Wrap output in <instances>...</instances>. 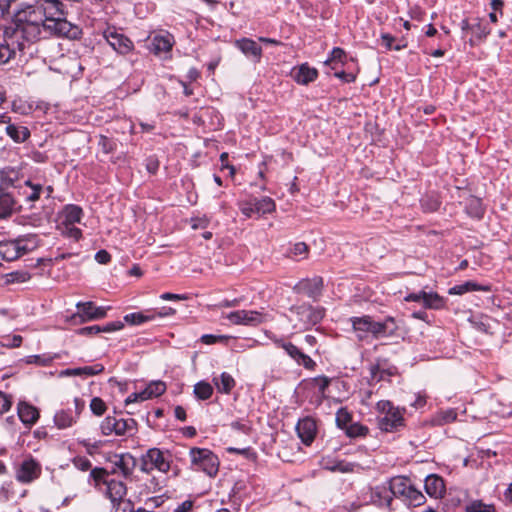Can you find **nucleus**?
<instances>
[{
  "instance_id": "50",
  "label": "nucleus",
  "mask_w": 512,
  "mask_h": 512,
  "mask_svg": "<svg viewBox=\"0 0 512 512\" xmlns=\"http://www.w3.org/2000/svg\"><path fill=\"white\" fill-rule=\"evenodd\" d=\"M475 20L476 23L472 24L471 31L479 40H484L490 34V29L480 19Z\"/></svg>"
},
{
  "instance_id": "56",
  "label": "nucleus",
  "mask_w": 512,
  "mask_h": 512,
  "mask_svg": "<svg viewBox=\"0 0 512 512\" xmlns=\"http://www.w3.org/2000/svg\"><path fill=\"white\" fill-rule=\"evenodd\" d=\"M22 343L20 335L5 336L2 338L1 345L8 348L19 347Z\"/></svg>"
},
{
  "instance_id": "9",
  "label": "nucleus",
  "mask_w": 512,
  "mask_h": 512,
  "mask_svg": "<svg viewBox=\"0 0 512 512\" xmlns=\"http://www.w3.org/2000/svg\"><path fill=\"white\" fill-rule=\"evenodd\" d=\"M103 37L111 48L118 54L126 55L132 51L134 44L124 34L120 33L115 27H108L103 31Z\"/></svg>"
},
{
  "instance_id": "8",
  "label": "nucleus",
  "mask_w": 512,
  "mask_h": 512,
  "mask_svg": "<svg viewBox=\"0 0 512 512\" xmlns=\"http://www.w3.org/2000/svg\"><path fill=\"white\" fill-rule=\"evenodd\" d=\"M232 324L258 326L269 319V315L255 310H237L226 315Z\"/></svg>"
},
{
  "instance_id": "20",
  "label": "nucleus",
  "mask_w": 512,
  "mask_h": 512,
  "mask_svg": "<svg viewBox=\"0 0 512 512\" xmlns=\"http://www.w3.org/2000/svg\"><path fill=\"white\" fill-rule=\"evenodd\" d=\"M17 211V201L14 196L0 190V219H8Z\"/></svg>"
},
{
  "instance_id": "2",
  "label": "nucleus",
  "mask_w": 512,
  "mask_h": 512,
  "mask_svg": "<svg viewBox=\"0 0 512 512\" xmlns=\"http://www.w3.org/2000/svg\"><path fill=\"white\" fill-rule=\"evenodd\" d=\"M391 491L394 497L402 498L409 506L417 507L425 502L424 495L411 484L407 477L392 478Z\"/></svg>"
},
{
  "instance_id": "19",
  "label": "nucleus",
  "mask_w": 512,
  "mask_h": 512,
  "mask_svg": "<svg viewBox=\"0 0 512 512\" xmlns=\"http://www.w3.org/2000/svg\"><path fill=\"white\" fill-rule=\"evenodd\" d=\"M82 217H83L82 208L78 205L69 204L63 208V210L60 214V219H61L60 224L75 225V224L81 222Z\"/></svg>"
},
{
  "instance_id": "21",
  "label": "nucleus",
  "mask_w": 512,
  "mask_h": 512,
  "mask_svg": "<svg viewBox=\"0 0 512 512\" xmlns=\"http://www.w3.org/2000/svg\"><path fill=\"white\" fill-rule=\"evenodd\" d=\"M425 490L430 497H443L445 493L444 480L435 474L428 475L425 479Z\"/></svg>"
},
{
  "instance_id": "13",
  "label": "nucleus",
  "mask_w": 512,
  "mask_h": 512,
  "mask_svg": "<svg viewBox=\"0 0 512 512\" xmlns=\"http://www.w3.org/2000/svg\"><path fill=\"white\" fill-rule=\"evenodd\" d=\"M277 347L282 348L285 352L297 362V364L304 366L306 369H313L316 365L315 362L303 353L297 346L291 342H285L282 339H276L274 341Z\"/></svg>"
},
{
  "instance_id": "44",
  "label": "nucleus",
  "mask_w": 512,
  "mask_h": 512,
  "mask_svg": "<svg viewBox=\"0 0 512 512\" xmlns=\"http://www.w3.org/2000/svg\"><path fill=\"white\" fill-rule=\"evenodd\" d=\"M335 421L337 427L345 431L352 424V415L346 408L342 407L336 412Z\"/></svg>"
},
{
  "instance_id": "64",
  "label": "nucleus",
  "mask_w": 512,
  "mask_h": 512,
  "mask_svg": "<svg viewBox=\"0 0 512 512\" xmlns=\"http://www.w3.org/2000/svg\"><path fill=\"white\" fill-rule=\"evenodd\" d=\"M123 327H124L123 322H121V321H114V322H110V323H108L106 325L100 326V332L110 333V332H114V331L120 330Z\"/></svg>"
},
{
  "instance_id": "31",
  "label": "nucleus",
  "mask_w": 512,
  "mask_h": 512,
  "mask_svg": "<svg viewBox=\"0 0 512 512\" xmlns=\"http://www.w3.org/2000/svg\"><path fill=\"white\" fill-rule=\"evenodd\" d=\"M399 327L396 320L388 316L384 321L380 322L379 339L399 337Z\"/></svg>"
},
{
  "instance_id": "28",
  "label": "nucleus",
  "mask_w": 512,
  "mask_h": 512,
  "mask_svg": "<svg viewBox=\"0 0 512 512\" xmlns=\"http://www.w3.org/2000/svg\"><path fill=\"white\" fill-rule=\"evenodd\" d=\"M322 466L324 469L331 472L352 473L355 464L345 460L323 459Z\"/></svg>"
},
{
  "instance_id": "53",
  "label": "nucleus",
  "mask_w": 512,
  "mask_h": 512,
  "mask_svg": "<svg viewBox=\"0 0 512 512\" xmlns=\"http://www.w3.org/2000/svg\"><path fill=\"white\" fill-rule=\"evenodd\" d=\"M26 186L31 188V193L27 194L26 199L29 202H35L40 198L41 192L44 190L40 184H34L30 180L25 182Z\"/></svg>"
},
{
  "instance_id": "37",
  "label": "nucleus",
  "mask_w": 512,
  "mask_h": 512,
  "mask_svg": "<svg viewBox=\"0 0 512 512\" xmlns=\"http://www.w3.org/2000/svg\"><path fill=\"white\" fill-rule=\"evenodd\" d=\"M422 305L426 309H441L445 305V300L435 292H425Z\"/></svg>"
},
{
  "instance_id": "59",
  "label": "nucleus",
  "mask_w": 512,
  "mask_h": 512,
  "mask_svg": "<svg viewBox=\"0 0 512 512\" xmlns=\"http://www.w3.org/2000/svg\"><path fill=\"white\" fill-rule=\"evenodd\" d=\"M12 405L11 396L6 393L0 391V414L6 413L10 410Z\"/></svg>"
},
{
  "instance_id": "52",
  "label": "nucleus",
  "mask_w": 512,
  "mask_h": 512,
  "mask_svg": "<svg viewBox=\"0 0 512 512\" xmlns=\"http://www.w3.org/2000/svg\"><path fill=\"white\" fill-rule=\"evenodd\" d=\"M53 361V357L49 355H30L26 358V363L36 364L39 366H48Z\"/></svg>"
},
{
  "instance_id": "25",
  "label": "nucleus",
  "mask_w": 512,
  "mask_h": 512,
  "mask_svg": "<svg viewBox=\"0 0 512 512\" xmlns=\"http://www.w3.org/2000/svg\"><path fill=\"white\" fill-rule=\"evenodd\" d=\"M20 179V171L14 167H4L0 170V190L6 191L10 187H15Z\"/></svg>"
},
{
  "instance_id": "12",
  "label": "nucleus",
  "mask_w": 512,
  "mask_h": 512,
  "mask_svg": "<svg viewBox=\"0 0 512 512\" xmlns=\"http://www.w3.org/2000/svg\"><path fill=\"white\" fill-rule=\"evenodd\" d=\"M369 374L370 383L390 381V378L397 374V368L395 366H387L386 359H377L374 364L370 365Z\"/></svg>"
},
{
  "instance_id": "38",
  "label": "nucleus",
  "mask_w": 512,
  "mask_h": 512,
  "mask_svg": "<svg viewBox=\"0 0 512 512\" xmlns=\"http://www.w3.org/2000/svg\"><path fill=\"white\" fill-rule=\"evenodd\" d=\"M255 210L258 216L271 213L275 210L276 204L270 197H262L260 199L255 198Z\"/></svg>"
},
{
  "instance_id": "18",
  "label": "nucleus",
  "mask_w": 512,
  "mask_h": 512,
  "mask_svg": "<svg viewBox=\"0 0 512 512\" xmlns=\"http://www.w3.org/2000/svg\"><path fill=\"white\" fill-rule=\"evenodd\" d=\"M107 496L111 500L114 506L119 505L127 494V487L122 481L115 479L107 482Z\"/></svg>"
},
{
  "instance_id": "35",
  "label": "nucleus",
  "mask_w": 512,
  "mask_h": 512,
  "mask_svg": "<svg viewBox=\"0 0 512 512\" xmlns=\"http://www.w3.org/2000/svg\"><path fill=\"white\" fill-rule=\"evenodd\" d=\"M7 135L16 143H22L26 141L30 136V131L25 126H17L10 124L6 127Z\"/></svg>"
},
{
  "instance_id": "60",
  "label": "nucleus",
  "mask_w": 512,
  "mask_h": 512,
  "mask_svg": "<svg viewBox=\"0 0 512 512\" xmlns=\"http://www.w3.org/2000/svg\"><path fill=\"white\" fill-rule=\"evenodd\" d=\"M145 400H148V396L145 392V389L142 390L141 392H135V393H132L130 394L126 400H125V404L126 405H129L131 403H136V402H143Z\"/></svg>"
},
{
  "instance_id": "29",
  "label": "nucleus",
  "mask_w": 512,
  "mask_h": 512,
  "mask_svg": "<svg viewBox=\"0 0 512 512\" xmlns=\"http://www.w3.org/2000/svg\"><path fill=\"white\" fill-rule=\"evenodd\" d=\"M371 319L372 317L369 315L350 318L353 330L356 332L359 340H364L367 337V334H369Z\"/></svg>"
},
{
  "instance_id": "17",
  "label": "nucleus",
  "mask_w": 512,
  "mask_h": 512,
  "mask_svg": "<svg viewBox=\"0 0 512 512\" xmlns=\"http://www.w3.org/2000/svg\"><path fill=\"white\" fill-rule=\"evenodd\" d=\"M291 76L298 84L308 85L314 82L318 77V71L310 67L307 63L292 69Z\"/></svg>"
},
{
  "instance_id": "48",
  "label": "nucleus",
  "mask_w": 512,
  "mask_h": 512,
  "mask_svg": "<svg viewBox=\"0 0 512 512\" xmlns=\"http://www.w3.org/2000/svg\"><path fill=\"white\" fill-rule=\"evenodd\" d=\"M58 229L60 230L61 234L73 238L74 240H79L82 237V231L75 227V225H58Z\"/></svg>"
},
{
  "instance_id": "7",
  "label": "nucleus",
  "mask_w": 512,
  "mask_h": 512,
  "mask_svg": "<svg viewBox=\"0 0 512 512\" xmlns=\"http://www.w3.org/2000/svg\"><path fill=\"white\" fill-rule=\"evenodd\" d=\"M137 422L132 419H117L116 417L107 416L101 423L100 429L103 435L109 436L115 434L124 436L132 434L136 430Z\"/></svg>"
},
{
  "instance_id": "51",
  "label": "nucleus",
  "mask_w": 512,
  "mask_h": 512,
  "mask_svg": "<svg viewBox=\"0 0 512 512\" xmlns=\"http://www.w3.org/2000/svg\"><path fill=\"white\" fill-rule=\"evenodd\" d=\"M255 198L239 202V209L243 215L251 218L253 215H257L255 210Z\"/></svg>"
},
{
  "instance_id": "10",
  "label": "nucleus",
  "mask_w": 512,
  "mask_h": 512,
  "mask_svg": "<svg viewBox=\"0 0 512 512\" xmlns=\"http://www.w3.org/2000/svg\"><path fill=\"white\" fill-rule=\"evenodd\" d=\"M42 472V467L39 462L33 458H27L19 465L16 478L21 483H31L39 478Z\"/></svg>"
},
{
  "instance_id": "42",
  "label": "nucleus",
  "mask_w": 512,
  "mask_h": 512,
  "mask_svg": "<svg viewBox=\"0 0 512 512\" xmlns=\"http://www.w3.org/2000/svg\"><path fill=\"white\" fill-rule=\"evenodd\" d=\"M369 432V428L359 422L350 424L345 430V434L349 438L365 437Z\"/></svg>"
},
{
  "instance_id": "15",
  "label": "nucleus",
  "mask_w": 512,
  "mask_h": 512,
  "mask_svg": "<svg viewBox=\"0 0 512 512\" xmlns=\"http://www.w3.org/2000/svg\"><path fill=\"white\" fill-rule=\"evenodd\" d=\"M76 307L77 315L81 318V322L103 319L108 310L106 307H97L91 301L79 302Z\"/></svg>"
},
{
  "instance_id": "34",
  "label": "nucleus",
  "mask_w": 512,
  "mask_h": 512,
  "mask_svg": "<svg viewBox=\"0 0 512 512\" xmlns=\"http://www.w3.org/2000/svg\"><path fill=\"white\" fill-rule=\"evenodd\" d=\"M71 410H60L54 416V423L59 429L71 427L77 421Z\"/></svg>"
},
{
  "instance_id": "32",
  "label": "nucleus",
  "mask_w": 512,
  "mask_h": 512,
  "mask_svg": "<svg viewBox=\"0 0 512 512\" xmlns=\"http://www.w3.org/2000/svg\"><path fill=\"white\" fill-rule=\"evenodd\" d=\"M213 383L219 393L229 394L235 387L234 378L227 372H222L219 376L213 377Z\"/></svg>"
},
{
  "instance_id": "33",
  "label": "nucleus",
  "mask_w": 512,
  "mask_h": 512,
  "mask_svg": "<svg viewBox=\"0 0 512 512\" xmlns=\"http://www.w3.org/2000/svg\"><path fill=\"white\" fill-rule=\"evenodd\" d=\"M236 46L246 55L259 58L262 53V49L257 43L251 39L243 38L236 41Z\"/></svg>"
},
{
  "instance_id": "27",
  "label": "nucleus",
  "mask_w": 512,
  "mask_h": 512,
  "mask_svg": "<svg viewBox=\"0 0 512 512\" xmlns=\"http://www.w3.org/2000/svg\"><path fill=\"white\" fill-rule=\"evenodd\" d=\"M172 45L171 35H156L151 41L150 50L154 54L159 55L161 53L169 52L172 49Z\"/></svg>"
},
{
  "instance_id": "54",
  "label": "nucleus",
  "mask_w": 512,
  "mask_h": 512,
  "mask_svg": "<svg viewBox=\"0 0 512 512\" xmlns=\"http://www.w3.org/2000/svg\"><path fill=\"white\" fill-rule=\"evenodd\" d=\"M90 409L94 415L102 416L106 412L107 406L101 398L94 397L90 402Z\"/></svg>"
},
{
  "instance_id": "3",
  "label": "nucleus",
  "mask_w": 512,
  "mask_h": 512,
  "mask_svg": "<svg viewBox=\"0 0 512 512\" xmlns=\"http://www.w3.org/2000/svg\"><path fill=\"white\" fill-rule=\"evenodd\" d=\"M376 410L381 414L378 417V426L382 431H397L404 425V418L399 408L393 406L390 401L381 400L376 404Z\"/></svg>"
},
{
  "instance_id": "58",
  "label": "nucleus",
  "mask_w": 512,
  "mask_h": 512,
  "mask_svg": "<svg viewBox=\"0 0 512 512\" xmlns=\"http://www.w3.org/2000/svg\"><path fill=\"white\" fill-rule=\"evenodd\" d=\"M346 57V53L345 51L342 49V48H339V47H335L333 48V50L331 51V55L330 57L326 60V64H330L332 62H336V61H339V62H342L343 59Z\"/></svg>"
},
{
  "instance_id": "22",
  "label": "nucleus",
  "mask_w": 512,
  "mask_h": 512,
  "mask_svg": "<svg viewBox=\"0 0 512 512\" xmlns=\"http://www.w3.org/2000/svg\"><path fill=\"white\" fill-rule=\"evenodd\" d=\"M104 371V366L100 363L92 366L68 368L60 372L61 377L68 376H95L101 374Z\"/></svg>"
},
{
  "instance_id": "43",
  "label": "nucleus",
  "mask_w": 512,
  "mask_h": 512,
  "mask_svg": "<svg viewBox=\"0 0 512 512\" xmlns=\"http://www.w3.org/2000/svg\"><path fill=\"white\" fill-rule=\"evenodd\" d=\"M166 391V384L163 381H152L145 388L148 399L161 396Z\"/></svg>"
},
{
  "instance_id": "23",
  "label": "nucleus",
  "mask_w": 512,
  "mask_h": 512,
  "mask_svg": "<svg viewBox=\"0 0 512 512\" xmlns=\"http://www.w3.org/2000/svg\"><path fill=\"white\" fill-rule=\"evenodd\" d=\"M18 416L25 425H33L39 418V411L36 407L26 403L20 402L17 407Z\"/></svg>"
},
{
  "instance_id": "45",
  "label": "nucleus",
  "mask_w": 512,
  "mask_h": 512,
  "mask_svg": "<svg viewBox=\"0 0 512 512\" xmlns=\"http://www.w3.org/2000/svg\"><path fill=\"white\" fill-rule=\"evenodd\" d=\"M154 317V314H144L141 312H135L125 315L124 320L132 325H140L142 323L153 320Z\"/></svg>"
},
{
  "instance_id": "39",
  "label": "nucleus",
  "mask_w": 512,
  "mask_h": 512,
  "mask_svg": "<svg viewBox=\"0 0 512 512\" xmlns=\"http://www.w3.org/2000/svg\"><path fill=\"white\" fill-rule=\"evenodd\" d=\"M466 212L473 218H482L484 215V209L481 200L476 197H471L466 204Z\"/></svg>"
},
{
  "instance_id": "63",
  "label": "nucleus",
  "mask_w": 512,
  "mask_h": 512,
  "mask_svg": "<svg viewBox=\"0 0 512 512\" xmlns=\"http://www.w3.org/2000/svg\"><path fill=\"white\" fill-rule=\"evenodd\" d=\"M145 166L149 173L155 174L159 169V161L156 156H149L145 160Z\"/></svg>"
},
{
  "instance_id": "62",
  "label": "nucleus",
  "mask_w": 512,
  "mask_h": 512,
  "mask_svg": "<svg viewBox=\"0 0 512 512\" xmlns=\"http://www.w3.org/2000/svg\"><path fill=\"white\" fill-rule=\"evenodd\" d=\"M315 387L320 393H324L330 384V379L326 376H319L313 379Z\"/></svg>"
},
{
  "instance_id": "4",
  "label": "nucleus",
  "mask_w": 512,
  "mask_h": 512,
  "mask_svg": "<svg viewBox=\"0 0 512 512\" xmlns=\"http://www.w3.org/2000/svg\"><path fill=\"white\" fill-rule=\"evenodd\" d=\"M140 470L144 473H151L158 470L167 473L171 468V454L168 450L163 451L159 448H150L140 458Z\"/></svg>"
},
{
  "instance_id": "30",
  "label": "nucleus",
  "mask_w": 512,
  "mask_h": 512,
  "mask_svg": "<svg viewBox=\"0 0 512 512\" xmlns=\"http://www.w3.org/2000/svg\"><path fill=\"white\" fill-rule=\"evenodd\" d=\"M490 286L489 285H480L474 281H467L465 283L455 285L449 289V294L451 295H463L467 292L471 291H484L489 292Z\"/></svg>"
},
{
  "instance_id": "11",
  "label": "nucleus",
  "mask_w": 512,
  "mask_h": 512,
  "mask_svg": "<svg viewBox=\"0 0 512 512\" xmlns=\"http://www.w3.org/2000/svg\"><path fill=\"white\" fill-rule=\"evenodd\" d=\"M323 279L320 276L300 280L294 287L297 293L305 294L307 297L317 301L322 295Z\"/></svg>"
},
{
  "instance_id": "46",
  "label": "nucleus",
  "mask_w": 512,
  "mask_h": 512,
  "mask_svg": "<svg viewBox=\"0 0 512 512\" xmlns=\"http://www.w3.org/2000/svg\"><path fill=\"white\" fill-rule=\"evenodd\" d=\"M17 49L16 44L5 43L0 44V64L8 62L11 58L14 57Z\"/></svg>"
},
{
  "instance_id": "57",
  "label": "nucleus",
  "mask_w": 512,
  "mask_h": 512,
  "mask_svg": "<svg viewBox=\"0 0 512 512\" xmlns=\"http://www.w3.org/2000/svg\"><path fill=\"white\" fill-rule=\"evenodd\" d=\"M73 464L77 469L81 471H87L92 466L91 461L84 456L75 457L73 459Z\"/></svg>"
},
{
  "instance_id": "41",
  "label": "nucleus",
  "mask_w": 512,
  "mask_h": 512,
  "mask_svg": "<svg viewBox=\"0 0 512 512\" xmlns=\"http://www.w3.org/2000/svg\"><path fill=\"white\" fill-rule=\"evenodd\" d=\"M308 251L309 248L304 242H298L289 249L287 256L295 260H300L307 257Z\"/></svg>"
},
{
  "instance_id": "36",
  "label": "nucleus",
  "mask_w": 512,
  "mask_h": 512,
  "mask_svg": "<svg viewBox=\"0 0 512 512\" xmlns=\"http://www.w3.org/2000/svg\"><path fill=\"white\" fill-rule=\"evenodd\" d=\"M17 244H19L21 248V252L23 255L27 254L30 251L36 249L39 245V239L35 234H27L23 236H19L17 239Z\"/></svg>"
},
{
  "instance_id": "49",
  "label": "nucleus",
  "mask_w": 512,
  "mask_h": 512,
  "mask_svg": "<svg viewBox=\"0 0 512 512\" xmlns=\"http://www.w3.org/2000/svg\"><path fill=\"white\" fill-rule=\"evenodd\" d=\"M466 512H495V507L491 504L475 500L466 506Z\"/></svg>"
},
{
  "instance_id": "24",
  "label": "nucleus",
  "mask_w": 512,
  "mask_h": 512,
  "mask_svg": "<svg viewBox=\"0 0 512 512\" xmlns=\"http://www.w3.org/2000/svg\"><path fill=\"white\" fill-rule=\"evenodd\" d=\"M371 499L373 503L378 506H387L391 505L393 494L391 491V481L389 482V486H377L373 489Z\"/></svg>"
},
{
  "instance_id": "6",
  "label": "nucleus",
  "mask_w": 512,
  "mask_h": 512,
  "mask_svg": "<svg viewBox=\"0 0 512 512\" xmlns=\"http://www.w3.org/2000/svg\"><path fill=\"white\" fill-rule=\"evenodd\" d=\"M291 313L296 315L295 327L302 329H308L318 324L325 315V309L320 306H312L307 303H303L298 306L290 308Z\"/></svg>"
},
{
  "instance_id": "14",
  "label": "nucleus",
  "mask_w": 512,
  "mask_h": 512,
  "mask_svg": "<svg viewBox=\"0 0 512 512\" xmlns=\"http://www.w3.org/2000/svg\"><path fill=\"white\" fill-rule=\"evenodd\" d=\"M112 473H120L123 478L128 479L132 476L136 467V458L130 453L115 455L112 461Z\"/></svg>"
},
{
  "instance_id": "40",
  "label": "nucleus",
  "mask_w": 512,
  "mask_h": 512,
  "mask_svg": "<svg viewBox=\"0 0 512 512\" xmlns=\"http://www.w3.org/2000/svg\"><path fill=\"white\" fill-rule=\"evenodd\" d=\"M194 395L199 400H207L213 394V387L206 381H200L194 385Z\"/></svg>"
},
{
  "instance_id": "5",
  "label": "nucleus",
  "mask_w": 512,
  "mask_h": 512,
  "mask_svg": "<svg viewBox=\"0 0 512 512\" xmlns=\"http://www.w3.org/2000/svg\"><path fill=\"white\" fill-rule=\"evenodd\" d=\"M191 465L196 471H203L210 477L217 475L219 470V459L209 449L191 448L190 449Z\"/></svg>"
},
{
  "instance_id": "55",
  "label": "nucleus",
  "mask_w": 512,
  "mask_h": 512,
  "mask_svg": "<svg viewBox=\"0 0 512 512\" xmlns=\"http://www.w3.org/2000/svg\"><path fill=\"white\" fill-rule=\"evenodd\" d=\"M457 418V413L453 409H448L445 411H441L438 415V423L440 425L451 423L455 421Z\"/></svg>"
},
{
  "instance_id": "47",
  "label": "nucleus",
  "mask_w": 512,
  "mask_h": 512,
  "mask_svg": "<svg viewBox=\"0 0 512 512\" xmlns=\"http://www.w3.org/2000/svg\"><path fill=\"white\" fill-rule=\"evenodd\" d=\"M107 476L108 472L104 468L96 467L90 472V478L94 481L95 487H98L101 484L107 485V482H109Z\"/></svg>"
},
{
  "instance_id": "61",
  "label": "nucleus",
  "mask_w": 512,
  "mask_h": 512,
  "mask_svg": "<svg viewBox=\"0 0 512 512\" xmlns=\"http://www.w3.org/2000/svg\"><path fill=\"white\" fill-rule=\"evenodd\" d=\"M227 339L228 337L224 335L204 334L201 337V342L207 345H211L216 342L226 341Z\"/></svg>"
},
{
  "instance_id": "1",
  "label": "nucleus",
  "mask_w": 512,
  "mask_h": 512,
  "mask_svg": "<svg viewBox=\"0 0 512 512\" xmlns=\"http://www.w3.org/2000/svg\"><path fill=\"white\" fill-rule=\"evenodd\" d=\"M65 14V5L60 0H37L15 13V28L9 39L19 51L49 36L77 39L81 31L66 20Z\"/></svg>"
},
{
  "instance_id": "16",
  "label": "nucleus",
  "mask_w": 512,
  "mask_h": 512,
  "mask_svg": "<svg viewBox=\"0 0 512 512\" xmlns=\"http://www.w3.org/2000/svg\"><path fill=\"white\" fill-rule=\"evenodd\" d=\"M296 431L301 441L305 445H310L314 441L317 432L315 420L310 417L299 420Z\"/></svg>"
},
{
  "instance_id": "26",
  "label": "nucleus",
  "mask_w": 512,
  "mask_h": 512,
  "mask_svg": "<svg viewBox=\"0 0 512 512\" xmlns=\"http://www.w3.org/2000/svg\"><path fill=\"white\" fill-rule=\"evenodd\" d=\"M0 255L6 261H14L23 256L16 239L0 243Z\"/></svg>"
}]
</instances>
